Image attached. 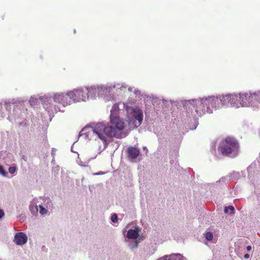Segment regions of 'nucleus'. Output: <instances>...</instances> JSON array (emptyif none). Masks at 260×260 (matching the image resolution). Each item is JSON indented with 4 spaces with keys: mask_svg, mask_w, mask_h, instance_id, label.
I'll list each match as a JSON object with an SVG mask.
<instances>
[{
    "mask_svg": "<svg viewBox=\"0 0 260 260\" xmlns=\"http://www.w3.org/2000/svg\"><path fill=\"white\" fill-rule=\"evenodd\" d=\"M125 126V122L122 119L119 117H112L110 118L109 125L106 126L102 123H97L92 127V131L104 145H107L108 138L121 139L125 136L121 133Z\"/></svg>",
    "mask_w": 260,
    "mask_h": 260,
    "instance_id": "obj_1",
    "label": "nucleus"
},
{
    "mask_svg": "<svg viewBox=\"0 0 260 260\" xmlns=\"http://www.w3.org/2000/svg\"><path fill=\"white\" fill-rule=\"evenodd\" d=\"M239 145L236 140L232 137H227L223 140L218 147V150L224 156H230L237 152Z\"/></svg>",
    "mask_w": 260,
    "mask_h": 260,
    "instance_id": "obj_2",
    "label": "nucleus"
},
{
    "mask_svg": "<svg viewBox=\"0 0 260 260\" xmlns=\"http://www.w3.org/2000/svg\"><path fill=\"white\" fill-rule=\"evenodd\" d=\"M95 90V88L92 87L89 88L83 87L70 91L69 93L72 103H73L80 101H86L88 99L90 95L94 93Z\"/></svg>",
    "mask_w": 260,
    "mask_h": 260,
    "instance_id": "obj_3",
    "label": "nucleus"
},
{
    "mask_svg": "<svg viewBox=\"0 0 260 260\" xmlns=\"http://www.w3.org/2000/svg\"><path fill=\"white\" fill-rule=\"evenodd\" d=\"M197 104H203L206 108V112L211 113L213 108L219 107V98L218 97L209 96L197 101Z\"/></svg>",
    "mask_w": 260,
    "mask_h": 260,
    "instance_id": "obj_4",
    "label": "nucleus"
},
{
    "mask_svg": "<svg viewBox=\"0 0 260 260\" xmlns=\"http://www.w3.org/2000/svg\"><path fill=\"white\" fill-rule=\"evenodd\" d=\"M54 101L55 102L62 104L63 106H66L72 103L69 92L67 93L55 94L54 95Z\"/></svg>",
    "mask_w": 260,
    "mask_h": 260,
    "instance_id": "obj_5",
    "label": "nucleus"
},
{
    "mask_svg": "<svg viewBox=\"0 0 260 260\" xmlns=\"http://www.w3.org/2000/svg\"><path fill=\"white\" fill-rule=\"evenodd\" d=\"M239 97L240 99H239V102H240V106H247L250 103L252 102L253 98H255L256 96L255 93L251 94V93H243V94H238Z\"/></svg>",
    "mask_w": 260,
    "mask_h": 260,
    "instance_id": "obj_6",
    "label": "nucleus"
},
{
    "mask_svg": "<svg viewBox=\"0 0 260 260\" xmlns=\"http://www.w3.org/2000/svg\"><path fill=\"white\" fill-rule=\"evenodd\" d=\"M27 241V236L23 233H17L14 238V242L18 245H22L26 243Z\"/></svg>",
    "mask_w": 260,
    "mask_h": 260,
    "instance_id": "obj_7",
    "label": "nucleus"
},
{
    "mask_svg": "<svg viewBox=\"0 0 260 260\" xmlns=\"http://www.w3.org/2000/svg\"><path fill=\"white\" fill-rule=\"evenodd\" d=\"M230 99L231 106L236 108H238L240 106V102H239V99H240V98L239 97L238 94H230Z\"/></svg>",
    "mask_w": 260,
    "mask_h": 260,
    "instance_id": "obj_8",
    "label": "nucleus"
},
{
    "mask_svg": "<svg viewBox=\"0 0 260 260\" xmlns=\"http://www.w3.org/2000/svg\"><path fill=\"white\" fill-rule=\"evenodd\" d=\"M133 116L139 122L140 125L143 121V115L141 110L136 108L133 110Z\"/></svg>",
    "mask_w": 260,
    "mask_h": 260,
    "instance_id": "obj_9",
    "label": "nucleus"
},
{
    "mask_svg": "<svg viewBox=\"0 0 260 260\" xmlns=\"http://www.w3.org/2000/svg\"><path fill=\"white\" fill-rule=\"evenodd\" d=\"M199 100H196L193 102L194 103V106H193L195 109L196 112L198 115H201L206 111V108L203 104H197V101Z\"/></svg>",
    "mask_w": 260,
    "mask_h": 260,
    "instance_id": "obj_10",
    "label": "nucleus"
},
{
    "mask_svg": "<svg viewBox=\"0 0 260 260\" xmlns=\"http://www.w3.org/2000/svg\"><path fill=\"white\" fill-rule=\"evenodd\" d=\"M128 155L132 159L136 158L140 154L139 150L135 147H129L127 149Z\"/></svg>",
    "mask_w": 260,
    "mask_h": 260,
    "instance_id": "obj_11",
    "label": "nucleus"
},
{
    "mask_svg": "<svg viewBox=\"0 0 260 260\" xmlns=\"http://www.w3.org/2000/svg\"><path fill=\"white\" fill-rule=\"evenodd\" d=\"M219 98V102H221L223 105H230V94H226L225 95L220 96Z\"/></svg>",
    "mask_w": 260,
    "mask_h": 260,
    "instance_id": "obj_12",
    "label": "nucleus"
},
{
    "mask_svg": "<svg viewBox=\"0 0 260 260\" xmlns=\"http://www.w3.org/2000/svg\"><path fill=\"white\" fill-rule=\"evenodd\" d=\"M119 110V105L118 104H114L111 110L110 118L112 117H119L118 116Z\"/></svg>",
    "mask_w": 260,
    "mask_h": 260,
    "instance_id": "obj_13",
    "label": "nucleus"
},
{
    "mask_svg": "<svg viewBox=\"0 0 260 260\" xmlns=\"http://www.w3.org/2000/svg\"><path fill=\"white\" fill-rule=\"evenodd\" d=\"M139 236L138 230L137 229H130L127 233V237L129 239H137Z\"/></svg>",
    "mask_w": 260,
    "mask_h": 260,
    "instance_id": "obj_14",
    "label": "nucleus"
},
{
    "mask_svg": "<svg viewBox=\"0 0 260 260\" xmlns=\"http://www.w3.org/2000/svg\"><path fill=\"white\" fill-rule=\"evenodd\" d=\"M178 254H171L170 255H166L164 256L162 259L163 260H175V257Z\"/></svg>",
    "mask_w": 260,
    "mask_h": 260,
    "instance_id": "obj_15",
    "label": "nucleus"
},
{
    "mask_svg": "<svg viewBox=\"0 0 260 260\" xmlns=\"http://www.w3.org/2000/svg\"><path fill=\"white\" fill-rule=\"evenodd\" d=\"M205 237L207 240L211 241L213 238V234L210 232H207L205 235Z\"/></svg>",
    "mask_w": 260,
    "mask_h": 260,
    "instance_id": "obj_16",
    "label": "nucleus"
},
{
    "mask_svg": "<svg viewBox=\"0 0 260 260\" xmlns=\"http://www.w3.org/2000/svg\"><path fill=\"white\" fill-rule=\"evenodd\" d=\"M229 209L230 210L232 211L231 214H233L234 213V211L235 209H234V207H233L232 206H229V207H225L224 209V212L225 213H228Z\"/></svg>",
    "mask_w": 260,
    "mask_h": 260,
    "instance_id": "obj_17",
    "label": "nucleus"
},
{
    "mask_svg": "<svg viewBox=\"0 0 260 260\" xmlns=\"http://www.w3.org/2000/svg\"><path fill=\"white\" fill-rule=\"evenodd\" d=\"M111 220L113 222H116L118 220L117 215L116 214H113L111 217Z\"/></svg>",
    "mask_w": 260,
    "mask_h": 260,
    "instance_id": "obj_18",
    "label": "nucleus"
},
{
    "mask_svg": "<svg viewBox=\"0 0 260 260\" xmlns=\"http://www.w3.org/2000/svg\"><path fill=\"white\" fill-rule=\"evenodd\" d=\"M47 212V210L44 208L42 206H40V213L42 215H44L46 214Z\"/></svg>",
    "mask_w": 260,
    "mask_h": 260,
    "instance_id": "obj_19",
    "label": "nucleus"
},
{
    "mask_svg": "<svg viewBox=\"0 0 260 260\" xmlns=\"http://www.w3.org/2000/svg\"><path fill=\"white\" fill-rule=\"evenodd\" d=\"M16 171V168L15 167H11L9 169V171L11 174H14Z\"/></svg>",
    "mask_w": 260,
    "mask_h": 260,
    "instance_id": "obj_20",
    "label": "nucleus"
},
{
    "mask_svg": "<svg viewBox=\"0 0 260 260\" xmlns=\"http://www.w3.org/2000/svg\"><path fill=\"white\" fill-rule=\"evenodd\" d=\"M0 174L5 176L7 174V173L5 171L3 167L1 165H0Z\"/></svg>",
    "mask_w": 260,
    "mask_h": 260,
    "instance_id": "obj_21",
    "label": "nucleus"
},
{
    "mask_svg": "<svg viewBox=\"0 0 260 260\" xmlns=\"http://www.w3.org/2000/svg\"><path fill=\"white\" fill-rule=\"evenodd\" d=\"M4 212L3 210H0V219L4 216Z\"/></svg>",
    "mask_w": 260,
    "mask_h": 260,
    "instance_id": "obj_22",
    "label": "nucleus"
},
{
    "mask_svg": "<svg viewBox=\"0 0 260 260\" xmlns=\"http://www.w3.org/2000/svg\"><path fill=\"white\" fill-rule=\"evenodd\" d=\"M246 249H247V251H250L251 250L252 248H251V246L249 245V246H247Z\"/></svg>",
    "mask_w": 260,
    "mask_h": 260,
    "instance_id": "obj_23",
    "label": "nucleus"
},
{
    "mask_svg": "<svg viewBox=\"0 0 260 260\" xmlns=\"http://www.w3.org/2000/svg\"><path fill=\"white\" fill-rule=\"evenodd\" d=\"M244 257L246 259H247L249 257V254H245L244 255Z\"/></svg>",
    "mask_w": 260,
    "mask_h": 260,
    "instance_id": "obj_24",
    "label": "nucleus"
},
{
    "mask_svg": "<svg viewBox=\"0 0 260 260\" xmlns=\"http://www.w3.org/2000/svg\"><path fill=\"white\" fill-rule=\"evenodd\" d=\"M104 174V173H103L102 172H99L98 173L94 174V175H103Z\"/></svg>",
    "mask_w": 260,
    "mask_h": 260,
    "instance_id": "obj_25",
    "label": "nucleus"
},
{
    "mask_svg": "<svg viewBox=\"0 0 260 260\" xmlns=\"http://www.w3.org/2000/svg\"><path fill=\"white\" fill-rule=\"evenodd\" d=\"M35 208H36V210L38 211V208H37V206H36V207H35Z\"/></svg>",
    "mask_w": 260,
    "mask_h": 260,
    "instance_id": "obj_26",
    "label": "nucleus"
}]
</instances>
